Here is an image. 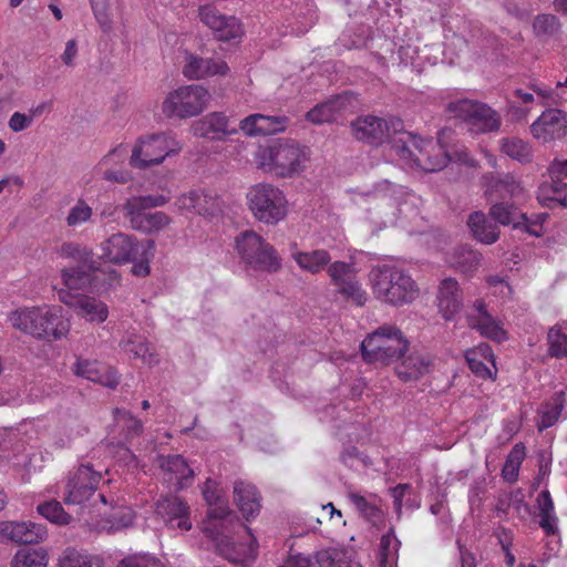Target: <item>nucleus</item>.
<instances>
[{"instance_id":"obj_38","label":"nucleus","mask_w":567,"mask_h":567,"mask_svg":"<svg viewBox=\"0 0 567 567\" xmlns=\"http://www.w3.org/2000/svg\"><path fill=\"white\" fill-rule=\"evenodd\" d=\"M423 143L424 140L416 137L412 133H402L401 136L392 140V147L401 158L414 164V158L417 156Z\"/></svg>"},{"instance_id":"obj_64","label":"nucleus","mask_w":567,"mask_h":567,"mask_svg":"<svg viewBox=\"0 0 567 567\" xmlns=\"http://www.w3.org/2000/svg\"><path fill=\"white\" fill-rule=\"evenodd\" d=\"M399 545H400V540L396 538V536L394 534V528L391 527L388 530V533H385L381 537L380 548L382 550V554L384 556H388L391 553V550H398Z\"/></svg>"},{"instance_id":"obj_15","label":"nucleus","mask_w":567,"mask_h":567,"mask_svg":"<svg viewBox=\"0 0 567 567\" xmlns=\"http://www.w3.org/2000/svg\"><path fill=\"white\" fill-rule=\"evenodd\" d=\"M355 106V96L350 92H344L317 104L307 113L306 117L313 124L334 122L347 113H352Z\"/></svg>"},{"instance_id":"obj_46","label":"nucleus","mask_w":567,"mask_h":567,"mask_svg":"<svg viewBox=\"0 0 567 567\" xmlns=\"http://www.w3.org/2000/svg\"><path fill=\"white\" fill-rule=\"evenodd\" d=\"M468 326L478 330L482 336L491 340L499 342L505 339V331L496 323L492 316H485L482 320L470 319Z\"/></svg>"},{"instance_id":"obj_17","label":"nucleus","mask_w":567,"mask_h":567,"mask_svg":"<svg viewBox=\"0 0 567 567\" xmlns=\"http://www.w3.org/2000/svg\"><path fill=\"white\" fill-rule=\"evenodd\" d=\"M388 125L382 117L365 115L352 121L350 128L357 141L379 146L389 138Z\"/></svg>"},{"instance_id":"obj_22","label":"nucleus","mask_w":567,"mask_h":567,"mask_svg":"<svg viewBox=\"0 0 567 567\" xmlns=\"http://www.w3.org/2000/svg\"><path fill=\"white\" fill-rule=\"evenodd\" d=\"M167 202L164 195L132 196L122 205V212L131 227L137 230L147 214L146 209L164 206Z\"/></svg>"},{"instance_id":"obj_34","label":"nucleus","mask_w":567,"mask_h":567,"mask_svg":"<svg viewBox=\"0 0 567 567\" xmlns=\"http://www.w3.org/2000/svg\"><path fill=\"white\" fill-rule=\"evenodd\" d=\"M97 270L94 259L76 266L62 269V281L69 289L80 290L89 287L93 280V274Z\"/></svg>"},{"instance_id":"obj_55","label":"nucleus","mask_w":567,"mask_h":567,"mask_svg":"<svg viewBox=\"0 0 567 567\" xmlns=\"http://www.w3.org/2000/svg\"><path fill=\"white\" fill-rule=\"evenodd\" d=\"M351 272L352 265L344 261H334L328 267V275L337 288L352 278Z\"/></svg>"},{"instance_id":"obj_24","label":"nucleus","mask_w":567,"mask_h":567,"mask_svg":"<svg viewBox=\"0 0 567 567\" xmlns=\"http://www.w3.org/2000/svg\"><path fill=\"white\" fill-rule=\"evenodd\" d=\"M395 363V373L399 379L404 382L419 380L429 373L433 365V361L430 355H425L416 351L404 353Z\"/></svg>"},{"instance_id":"obj_54","label":"nucleus","mask_w":567,"mask_h":567,"mask_svg":"<svg viewBox=\"0 0 567 567\" xmlns=\"http://www.w3.org/2000/svg\"><path fill=\"white\" fill-rule=\"evenodd\" d=\"M349 498L357 509L370 522L375 523L381 517V511L367 498L357 493H350Z\"/></svg>"},{"instance_id":"obj_4","label":"nucleus","mask_w":567,"mask_h":567,"mask_svg":"<svg viewBox=\"0 0 567 567\" xmlns=\"http://www.w3.org/2000/svg\"><path fill=\"white\" fill-rule=\"evenodd\" d=\"M360 349L365 362L389 365L409 352L410 342L398 327L384 324L370 333Z\"/></svg>"},{"instance_id":"obj_16","label":"nucleus","mask_w":567,"mask_h":567,"mask_svg":"<svg viewBox=\"0 0 567 567\" xmlns=\"http://www.w3.org/2000/svg\"><path fill=\"white\" fill-rule=\"evenodd\" d=\"M530 132L543 143L560 140L567 134V114L557 109H549L532 124Z\"/></svg>"},{"instance_id":"obj_25","label":"nucleus","mask_w":567,"mask_h":567,"mask_svg":"<svg viewBox=\"0 0 567 567\" xmlns=\"http://www.w3.org/2000/svg\"><path fill=\"white\" fill-rule=\"evenodd\" d=\"M484 179L486 186L485 194L491 202L494 199L514 198L523 192L520 183L512 174L489 173L484 176Z\"/></svg>"},{"instance_id":"obj_27","label":"nucleus","mask_w":567,"mask_h":567,"mask_svg":"<svg viewBox=\"0 0 567 567\" xmlns=\"http://www.w3.org/2000/svg\"><path fill=\"white\" fill-rule=\"evenodd\" d=\"M229 66L225 61L212 58H202L195 54H187L183 74L193 80L204 79L216 74L226 75Z\"/></svg>"},{"instance_id":"obj_58","label":"nucleus","mask_w":567,"mask_h":567,"mask_svg":"<svg viewBox=\"0 0 567 567\" xmlns=\"http://www.w3.org/2000/svg\"><path fill=\"white\" fill-rule=\"evenodd\" d=\"M566 189L567 184L558 178H550V183L543 186V192L553 194L550 199L558 202L563 207H567Z\"/></svg>"},{"instance_id":"obj_45","label":"nucleus","mask_w":567,"mask_h":567,"mask_svg":"<svg viewBox=\"0 0 567 567\" xmlns=\"http://www.w3.org/2000/svg\"><path fill=\"white\" fill-rule=\"evenodd\" d=\"M548 354L551 358L563 359L567 357V334L558 326H554L547 333Z\"/></svg>"},{"instance_id":"obj_32","label":"nucleus","mask_w":567,"mask_h":567,"mask_svg":"<svg viewBox=\"0 0 567 567\" xmlns=\"http://www.w3.org/2000/svg\"><path fill=\"white\" fill-rule=\"evenodd\" d=\"M483 256L467 244L458 245L450 252L447 261L451 267L462 274L476 271L482 262Z\"/></svg>"},{"instance_id":"obj_30","label":"nucleus","mask_w":567,"mask_h":567,"mask_svg":"<svg viewBox=\"0 0 567 567\" xmlns=\"http://www.w3.org/2000/svg\"><path fill=\"white\" fill-rule=\"evenodd\" d=\"M214 485L215 483L212 480H207L204 484L203 497L209 506L206 516L215 522L214 524H220V527H224L225 523H233L237 516L224 503Z\"/></svg>"},{"instance_id":"obj_29","label":"nucleus","mask_w":567,"mask_h":567,"mask_svg":"<svg viewBox=\"0 0 567 567\" xmlns=\"http://www.w3.org/2000/svg\"><path fill=\"white\" fill-rule=\"evenodd\" d=\"M62 301L72 306L78 316L84 318L89 322L102 323L109 317V308L102 301L91 296H76L71 300H65L61 297Z\"/></svg>"},{"instance_id":"obj_13","label":"nucleus","mask_w":567,"mask_h":567,"mask_svg":"<svg viewBox=\"0 0 567 567\" xmlns=\"http://www.w3.org/2000/svg\"><path fill=\"white\" fill-rule=\"evenodd\" d=\"M155 513L169 528L190 530V507L187 502L173 494L161 495L155 503Z\"/></svg>"},{"instance_id":"obj_42","label":"nucleus","mask_w":567,"mask_h":567,"mask_svg":"<svg viewBox=\"0 0 567 567\" xmlns=\"http://www.w3.org/2000/svg\"><path fill=\"white\" fill-rule=\"evenodd\" d=\"M492 358V350L488 344H481L478 350H472L466 352V361L468 368L473 373L483 379L493 378L491 369L478 358Z\"/></svg>"},{"instance_id":"obj_19","label":"nucleus","mask_w":567,"mask_h":567,"mask_svg":"<svg viewBox=\"0 0 567 567\" xmlns=\"http://www.w3.org/2000/svg\"><path fill=\"white\" fill-rule=\"evenodd\" d=\"M174 206L181 213H192L200 216L214 215L219 209L218 197L204 189H190L177 197Z\"/></svg>"},{"instance_id":"obj_2","label":"nucleus","mask_w":567,"mask_h":567,"mask_svg":"<svg viewBox=\"0 0 567 567\" xmlns=\"http://www.w3.org/2000/svg\"><path fill=\"white\" fill-rule=\"evenodd\" d=\"M374 297L394 307L411 303L419 295L416 282L393 265L374 266L369 274Z\"/></svg>"},{"instance_id":"obj_11","label":"nucleus","mask_w":567,"mask_h":567,"mask_svg":"<svg viewBox=\"0 0 567 567\" xmlns=\"http://www.w3.org/2000/svg\"><path fill=\"white\" fill-rule=\"evenodd\" d=\"M451 128H442L437 132V144L432 141H424L417 156L414 158V165L425 172H437L446 167L452 162L451 150L446 142L451 137Z\"/></svg>"},{"instance_id":"obj_33","label":"nucleus","mask_w":567,"mask_h":567,"mask_svg":"<svg viewBox=\"0 0 567 567\" xmlns=\"http://www.w3.org/2000/svg\"><path fill=\"white\" fill-rule=\"evenodd\" d=\"M467 226L473 237L485 245H492L499 238V228L496 224L488 220L486 214L481 210L473 212L467 218Z\"/></svg>"},{"instance_id":"obj_47","label":"nucleus","mask_w":567,"mask_h":567,"mask_svg":"<svg viewBox=\"0 0 567 567\" xmlns=\"http://www.w3.org/2000/svg\"><path fill=\"white\" fill-rule=\"evenodd\" d=\"M38 513L48 520L59 525H68L71 516L63 509L58 501H50L38 506Z\"/></svg>"},{"instance_id":"obj_21","label":"nucleus","mask_w":567,"mask_h":567,"mask_svg":"<svg viewBox=\"0 0 567 567\" xmlns=\"http://www.w3.org/2000/svg\"><path fill=\"white\" fill-rule=\"evenodd\" d=\"M488 216L497 224L511 225L514 229H523L530 235L538 236V233L533 228L536 224L529 223L527 214L518 212L514 204L496 202L489 207Z\"/></svg>"},{"instance_id":"obj_3","label":"nucleus","mask_w":567,"mask_h":567,"mask_svg":"<svg viewBox=\"0 0 567 567\" xmlns=\"http://www.w3.org/2000/svg\"><path fill=\"white\" fill-rule=\"evenodd\" d=\"M9 320L16 329L38 339L60 340L70 330L60 310L47 306L13 311Z\"/></svg>"},{"instance_id":"obj_49","label":"nucleus","mask_w":567,"mask_h":567,"mask_svg":"<svg viewBox=\"0 0 567 567\" xmlns=\"http://www.w3.org/2000/svg\"><path fill=\"white\" fill-rule=\"evenodd\" d=\"M58 252L60 257L71 259L75 261L76 265L91 262L93 259V252L91 250L75 243H63Z\"/></svg>"},{"instance_id":"obj_9","label":"nucleus","mask_w":567,"mask_h":567,"mask_svg":"<svg viewBox=\"0 0 567 567\" xmlns=\"http://www.w3.org/2000/svg\"><path fill=\"white\" fill-rule=\"evenodd\" d=\"M181 150L182 145L171 133L153 134L138 140L132 151L130 164L144 169L161 164L166 156L176 154Z\"/></svg>"},{"instance_id":"obj_52","label":"nucleus","mask_w":567,"mask_h":567,"mask_svg":"<svg viewBox=\"0 0 567 567\" xmlns=\"http://www.w3.org/2000/svg\"><path fill=\"white\" fill-rule=\"evenodd\" d=\"M338 292L357 306H363L367 301V292L362 289L360 282L353 277L338 288Z\"/></svg>"},{"instance_id":"obj_41","label":"nucleus","mask_w":567,"mask_h":567,"mask_svg":"<svg viewBox=\"0 0 567 567\" xmlns=\"http://www.w3.org/2000/svg\"><path fill=\"white\" fill-rule=\"evenodd\" d=\"M48 553L44 548H22L17 551L12 567H47Z\"/></svg>"},{"instance_id":"obj_28","label":"nucleus","mask_w":567,"mask_h":567,"mask_svg":"<svg viewBox=\"0 0 567 567\" xmlns=\"http://www.w3.org/2000/svg\"><path fill=\"white\" fill-rule=\"evenodd\" d=\"M439 309L445 320H452L463 307L462 292L454 278H445L439 287Z\"/></svg>"},{"instance_id":"obj_37","label":"nucleus","mask_w":567,"mask_h":567,"mask_svg":"<svg viewBox=\"0 0 567 567\" xmlns=\"http://www.w3.org/2000/svg\"><path fill=\"white\" fill-rule=\"evenodd\" d=\"M292 257L301 269L311 274L320 272L331 261L330 254L324 249L299 251L293 254Z\"/></svg>"},{"instance_id":"obj_62","label":"nucleus","mask_w":567,"mask_h":567,"mask_svg":"<svg viewBox=\"0 0 567 567\" xmlns=\"http://www.w3.org/2000/svg\"><path fill=\"white\" fill-rule=\"evenodd\" d=\"M133 514L128 508H117V511L112 515V528H122L127 527L133 524Z\"/></svg>"},{"instance_id":"obj_57","label":"nucleus","mask_w":567,"mask_h":567,"mask_svg":"<svg viewBox=\"0 0 567 567\" xmlns=\"http://www.w3.org/2000/svg\"><path fill=\"white\" fill-rule=\"evenodd\" d=\"M92 216V208L84 200H79L66 217L68 226H75L89 220Z\"/></svg>"},{"instance_id":"obj_61","label":"nucleus","mask_w":567,"mask_h":567,"mask_svg":"<svg viewBox=\"0 0 567 567\" xmlns=\"http://www.w3.org/2000/svg\"><path fill=\"white\" fill-rule=\"evenodd\" d=\"M520 495V489H516L511 493H504L498 495L495 504V512L497 513L498 517H502L503 515H507L508 509L512 506L513 498H517V496Z\"/></svg>"},{"instance_id":"obj_53","label":"nucleus","mask_w":567,"mask_h":567,"mask_svg":"<svg viewBox=\"0 0 567 567\" xmlns=\"http://www.w3.org/2000/svg\"><path fill=\"white\" fill-rule=\"evenodd\" d=\"M220 28L214 31L215 38L219 41H230L241 35L239 21L235 17H225Z\"/></svg>"},{"instance_id":"obj_50","label":"nucleus","mask_w":567,"mask_h":567,"mask_svg":"<svg viewBox=\"0 0 567 567\" xmlns=\"http://www.w3.org/2000/svg\"><path fill=\"white\" fill-rule=\"evenodd\" d=\"M563 409V393H559L551 403L546 405V409L542 414L540 422L537 424L538 430L543 431L547 427L553 426L558 421Z\"/></svg>"},{"instance_id":"obj_23","label":"nucleus","mask_w":567,"mask_h":567,"mask_svg":"<svg viewBox=\"0 0 567 567\" xmlns=\"http://www.w3.org/2000/svg\"><path fill=\"white\" fill-rule=\"evenodd\" d=\"M158 465L167 475H169L167 481H173V478L176 480V483L174 484L175 493L192 484L194 471L189 467L188 463L182 455H159Z\"/></svg>"},{"instance_id":"obj_26","label":"nucleus","mask_w":567,"mask_h":567,"mask_svg":"<svg viewBox=\"0 0 567 567\" xmlns=\"http://www.w3.org/2000/svg\"><path fill=\"white\" fill-rule=\"evenodd\" d=\"M287 122L286 116L251 114L240 121L239 128L248 136H266L285 131Z\"/></svg>"},{"instance_id":"obj_56","label":"nucleus","mask_w":567,"mask_h":567,"mask_svg":"<svg viewBox=\"0 0 567 567\" xmlns=\"http://www.w3.org/2000/svg\"><path fill=\"white\" fill-rule=\"evenodd\" d=\"M117 567H164L162 561L148 554H134L123 558Z\"/></svg>"},{"instance_id":"obj_43","label":"nucleus","mask_w":567,"mask_h":567,"mask_svg":"<svg viewBox=\"0 0 567 567\" xmlns=\"http://www.w3.org/2000/svg\"><path fill=\"white\" fill-rule=\"evenodd\" d=\"M154 255L155 243L152 239H147L145 244H142L136 260L132 261V274L138 277H146L150 275V261L154 258Z\"/></svg>"},{"instance_id":"obj_8","label":"nucleus","mask_w":567,"mask_h":567,"mask_svg":"<svg viewBox=\"0 0 567 567\" xmlns=\"http://www.w3.org/2000/svg\"><path fill=\"white\" fill-rule=\"evenodd\" d=\"M209 97L208 91L203 85L181 86L163 101L162 111L167 117L196 116L206 109Z\"/></svg>"},{"instance_id":"obj_36","label":"nucleus","mask_w":567,"mask_h":567,"mask_svg":"<svg viewBox=\"0 0 567 567\" xmlns=\"http://www.w3.org/2000/svg\"><path fill=\"white\" fill-rule=\"evenodd\" d=\"M315 560L319 567H361L352 551L341 548H326L316 551Z\"/></svg>"},{"instance_id":"obj_1","label":"nucleus","mask_w":567,"mask_h":567,"mask_svg":"<svg viewBox=\"0 0 567 567\" xmlns=\"http://www.w3.org/2000/svg\"><path fill=\"white\" fill-rule=\"evenodd\" d=\"M205 533L215 543L216 553L235 565H250L258 553V544L251 529L238 518L233 523L212 524Z\"/></svg>"},{"instance_id":"obj_40","label":"nucleus","mask_w":567,"mask_h":567,"mask_svg":"<svg viewBox=\"0 0 567 567\" xmlns=\"http://www.w3.org/2000/svg\"><path fill=\"white\" fill-rule=\"evenodd\" d=\"M533 30L536 38L549 40L558 37L561 30V23L556 16L542 13L535 17L533 21Z\"/></svg>"},{"instance_id":"obj_18","label":"nucleus","mask_w":567,"mask_h":567,"mask_svg":"<svg viewBox=\"0 0 567 567\" xmlns=\"http://www.w3.org/2000/svg\"><path fill=\"white\" fill-rule=\"evenodd\" d=\"M43 525L31 522H0V542L38 544L47 537Z\"/></svg>"},{"instance_id":"obj_20","label":"nucleus","mask_w":567,"mask_h":567,"mask_svg":"<svg viewBox=\"0 0 567 567\" xmlns=\"http://www.w3.org/2000/svg\"><path fill=\"white\" fill-rule=\"evenodd\" d=\"M190 130L194 136L213 141H220L237 133V128L230 126L229 118L221 112H212L194 121Z\"/></svg>"},{"instance_id":"obj_39","label":"nucleus","mask_w":567,"mask_h":567,"mask_svg":"<svg viewBox=\"0 0 567 567\" xmlns=\"http://www.w3.org/2000/svg\"><path fill=\"white\" fill-rule=\"evenodd\" d=\"M499 145L501 151L512 159L522 164L532 162L533 151L527 142L518 137H503Z\"/></svg>"},{"instance_id":"obj_63","label":"nucleus","mask_w":567,"mask_h":567,"mask_svg":"<svg viewBox=\"0 0 567 567\" xmlns=\"http://www.w3.org/2000/svg\"><path fill=\"white\" fill-rule=\"evenodd\" d=\"M539 526L545 533L547 535H555L558 530L555 512H539Z\"/></svg>"},{"instance_id":"obj_59","label":"nucleus","mask_w":567,"mask_h":567,"mask_svg":"<svg viewBox=\"0 0 567 567\" xmlns=\"http://www.w3.org/2000/svg\"><path fill=\"white\" fill-rule=\"evenodd\" d=\"M90 3L97 23L104 31H107L111 28L107 3L104 0H90Z\"/></svg>"},{"instance_id":"obj_51","label":"nucleus","mask_w":567,"mask_h":567,"mask_svg":"<svg viewBox=\"0 0 567 567\" xmlns=\"http://www.w3.org/2000/svg\"><path fill=\"white\" fill-rule=\"evenodd\" d=\"M171 223V218L163 212L147 213L137 231L152 234L159 231Z\"/></svg>"},{"instance_id":"obj_12","label":"nucleus","mask_w":567,"mask_h":567,"mask_svg":"<svg viewBox=\"0 0 567 567\" xmlns=\"http://www.w3.org/2000/svg\"><path fill=\"white\" fill-rule=\"evenodd\" d=\"M101 480V474L93 471L91 465H81L66 483L63 502L75 505L89 501L95 495Z\"/></svg>"},{"instance_id":"obj_5","label":"nucleus","mask_w":567,"mask_h":567,"mask_svg":"<svg viewBox=\"0 0 567 567\" xmlns=\"http://www.w3.org/2000/svg\"><path fill=\"white\" fill-rule=\"evenodd\" d=\"M259 163L267 172L280 177H291L305 169L308 150L295 142H278L259 151Z\"/></svg>"},{"instance_id":"obj_6","label":"nucleus","mask_w":567,"mask_h":567,"mask_svg":"<svg viewBox=\"0 0 567 567\" xmlns=\"http://www.w3.org/2000/svg\"><path fill=\"white\" fill-rule=\"evenodd\" d=\"M236 250L246 268L270 274L281 269L278 251L254 230H245L236 237Z\"/></svg>"},{"instance_id":"obj_48","label":"nucleus","mask_w":567,"mask_h":567,"mask_svg":"<svg viewBox=\"0 0 567 567\" xmlns=\"http://www.w3.org/2000/svg\"><path fill=\"white\" fill-rule=\"evenodd\" d=\"M60 567H92V560L90 556L82 549L74 547L65 548L60 558Z\"/></svg>"},{"instance_id":"obj_44","label":"nucleus","mask_w":567,"mask_h":567,"mask_svg":"<svg viewBox=\"0 0 567 567\" xmlns=\"http://www.w3.org/2000/svg\"><path fill=\"white\" fill-rule=\"evenodd\" d=\"M125 351L133 354L134 358L142 359L147 364L157 362L154 357L153 348L150 342L142 337H134L125 342Z\"/></svg>"},{"instance_id":"obj_35","label":"nucleus","mask_w":567,"mask_h":567,"mask_svg":"<svg viewBox=\"0 0 567 567\" xmlns=\"http://www.w3.org/2000/svg\"><path fill=\"white\" fill-rule=\"evenodd\" d=\"M73 371L78 377L85 378L92 382L101 383L110 388H115L118 382L110 381L106 375L107 367L96 360H87L79 358L74 363Z\"/></svg>"},{"instance_id":"obj_7","label":"nucleus","mask_w":567,"mask_h":567,"mask_svg":"<svg viewBox=\"0 0 567 567\" xmlns=\"http://www.w3.org/2000/svg\"><path fill=\"white\" fill-rule=\"evenodd\" d=\"M246 198L252 216L262 224L277 225L287 215L286 196L272 184L259 183L251 186Z\"/></svg>"},{"instance_id":"obj_10","label":"nucleus","mask_w":567,"mask_h":567,"mask_svg":"<svg viewBox=\"0 0 567 567\" xmlns=\"http://www.w3.org/2000/svg\"><path fill=\"white\" fill-rule=\"evenodd\" d=\"M446 111L455 117L464 120L474 133H489L499 130L501 116L488 105L473 100L463 99L450 102Z\"/></svg>"},{"instance_id":"obj_31","label":"nucleus","mask_w":567,"mask_h":567,"mask_svg":"<svg viewBox=\"0 0 567 567\" xmlns=\"http://www.w3.org/2000/svg\"><path fill=\"white\" fill-rule=\"evenodd\" d=\"M234 502L243 516L249 520L260 512V495L252 484L236 482L234 485Z\"/></svg>"},{"instance_id":"obj_14","label":"nucleus","mask_w":567,"mask_h":567,"mask_svg":"<svg viewBox=\"0 0 567 567\" xmlns=\"http://www.w3.org/2000/svg\"><path fill=\"white\" fill-rule=\"evenodd\" d=\"M142 244L128 234L116 233L101 244V258L114 265L135 261Z\"/></svg>"},{"instance_id":"obj_60","label":"nucleus","mask_w":567,"mask_h":567,"mask_svg":"<svg viewBox=\"0 0 567 567\" xmlns=\"http://www.w3.org/2000/svg\"><path fill=\"white\" fill-rule=\"evenodd\" d=\"M199 17L200 20L209 27L213 31H215L217 28H220V25L224 22V19L226 16L219 14L216 9L209 6L202 7L199 9Z\"/></svg>"}]
</instances>
